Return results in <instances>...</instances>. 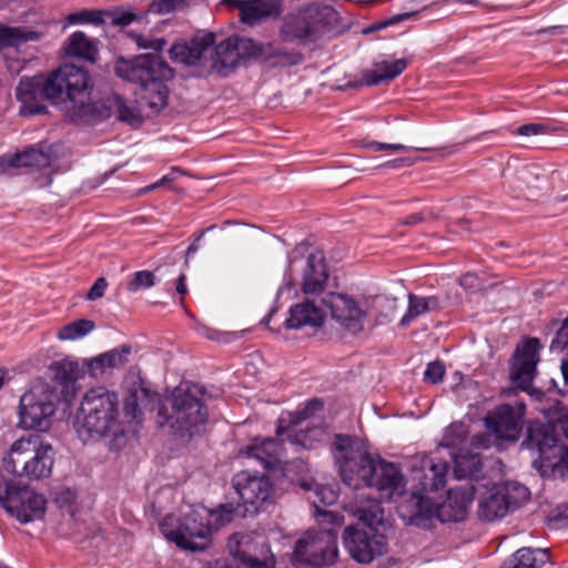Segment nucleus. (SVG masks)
Masks as SVG:
<instances>
[{
	"instance_id": "nucleus-23",
	"label": "nucleus",
	"mask_w": 568,
	"mask_h": 568,
	"mask_svg": "<svg viewBox=\"0 0 568 568\" xmlns=\"http://www.w3.org/2000/svg\"><path fill=\"white\" fill-rule=\"evenodd\" d=\"M447 473L448 464L446 462L423 456L418 464L414 465L413 479L418 481L422 490L435 491L444 487Z\"/></svg>"
},
{
	"instance_id": "nucleus-9",
	"label": "nucleus",
	"mask_w": 568,
	"mask_h": 568,
	"mask_svg": "<svg viewBox=\"0 0 568 568\" xmlns=\"http://www.w3.org/2000/svg\"><path fill=\"white\" fill-rule=\"evenodd\" d=\"M337 555L336 531L333 529L308 530L296 541L293 562L323 568L333 565Z\"/></svg>"
},
{
	"instance_id": "nucleus-63",
	"label": "nucleus",
	"mask_w": 568,
	"mask_h": 568,
	"mask_svg": "<svg viewBox=\"0 0 568 568\" xmlns=\"http://www.w3.org/2000/svg\"><path fill=\"white\" fill-rule=\"evenodd\" d=\"M106 287H108L106 280L104 277H99L94 282V284L91 286V288L89 290V292L87 294V298L89 301H95V300L101 298L104 295Z\"/></svg>"
},
{
	"instance_id": "nucleus-25",
	"label": "nucleus",
	"mask_w": 568,
	"mask_h": 568,
	"mask_svg": "<svg viewBox=\"0 0 568 568\" xmlns=\"http://www.w3.org/2000/svg\"><path fill=\"white\" fill-rule=\"evenodd\" d=\"M99 40L83 31L72 32L62 44L63 54L68 58L94 64L100 59Z\"/></svg>"
},
{
	"instance_id": "nucleus-49",
	"label": "nucleus",
	"mask_w": 568,
	"mask_h": 568,
	"mask_svg": "<svg viewBox=\"0 0 568 568\" xmlns=\"http://www.w3.org/2000/svg\"><path fill=\"white\" fill-rule=\"evenodd\" d=\"M540 410L555 426V432L560 429L566 438H568V408L562 406L560 402H554L552 405L542 406Z\"/></svg>"
},
{
	"instance_id": "nucleus-43",
	"label": "nucleus",
	"mask_w": 568,
	"mask_h": 568,
	"mask_svg": "<svg viewBox=\"0 0 568 568\" xmlns=\"http://www.w3.org/2000/svg\"><path fill=\"white\" fill-rule=\"evenodd\" d=\"M148 397V390L140 388L139 390L132 392L124 400L123 412L124 417L121 418L126 423V433L130 429L132 423H140V415L142 407H145L144 400Z\"/></svg>"
},
{
	"instance_id": "nucleus-10",
	"label": "nucleus",
	"mask_w": 568,
	"mask_h": 568,
	"mask_svg": "<svg viewBox=\"0 0 568 568\" xmlns=\"http://www.w3.org/2000/svg\"><path fill=\"white\" fill-rule=\"evenodd\" d=\"M529 497V489L519 483L496 485L480 499L478 517L486 521L504 518L510 510L527 503Z\"/></svg>"
},
{
	"instance_id": "nucleus-54",
	"label": "nucleus",
	"mask_w": 568,
	"mask_h": 568,
	"mask_svg": "<svg viewBox=\"0 0 568 568\" xmlns=\"http://www.w3.org/2000/svg\"><path fill=\"white\" fill-rule=\"evenodd\" d=\"M128 36L139 49H151L155 52H160L166 44V41L163 38H152L136 32H129Z\"/></svg>"
},
{
	"instance_id": "nucleus-41",
	"label": "nucleus",
	"mask_w": 568,
	"mask_h": 568,
	"mask_svg": "<svg viewBox=\"0 0 568 568\" xmlns=\"http://www.w3.org/2000/svg\"><path fill=\"white\" fill-rule=\"evenodd\" d=\"M109 118L115 116L119 121L126 122L132 126H138L142 123L141 115L135 109L129 106L119 94H112L105 98Z\"/></svg>"
},
{
	"instance_id": "nucleus-38",
	"label": "nucleus",
	"mask_w": 568,
	"mask_h": 568,
	"mask_svg": "<svg viewBox=\"0 0 568 568\" xmlns=\"http://www.w3.org/2000/svg\"><path fill=\"white\" fill-rule=\"evenodd\" d=\"M548 559L546 549L520 548L503 568H540Z\"/></svg>"
},
{
	"instance_id": "nucleus-2",
	"label": "nucleus",
	"mask_w": 568,
	"mask_h": 568,
	"mask_svg": "<svg viewBox=\"0 0 568 568\" xmlns=\"http://www.w3.org/2000/svg\"><path fill=\"white\" fill-rule=\"evenodd\" d=\"M73 425L83 443L108 439L112 450L126 443V423L121 419L119 396L104 386L92 387L84 393Z\"/></svg>"
},
{
	"instance_id": "nucleus-58",
	"label": "nucleus",
	"mask_w": 568,
	"mask_h": 568,
	"mask_svg": "<svg viewBox=\"0 0 568 568\" xmlns=\"http://www.w3.org/2000/svg\"><path fill=\"white\" fill-rule=\"evenodd\" d=\"M324 432L322 428L316 427L310 429L307 432L301 430L298 435L295 436L294 442L296 444L302 445L305 448H312L314 440H320L323 436Z\"/></svg>"
},
{
	"instance_id": "nucleus-53",
	"label": "nucleus",
	"mask_w": 568,
	"mask_h": 568,
	"mask_svg": "<svg viewBox=\"0 0 568 568\" xmlns=\"http://www.w3.org/2000/svg\"><path fill=\"white\" fill-rule=\"evenodd\" d=\"M155 275L151 271H138L133 273L132 280L128 283L126 288L130 292H139L146 290L155 284Z\"/></svg>"
},
{
	"instance_id": "nucleus-34",
	"label": "nucleus",
	"mask_w": 568,
	"mask_h": 568,
	"mask_svg": "<svg viewBox=\"0 0 568 568\" xmlns=\"http://www.w3.org/2000/svg\"><path fill=\"white\" fill-rule=\"evenodd\" d=\"M45 32L28 27H9L0 23V50L3 48H19L28 42H39Z\"/></svg>"
},
{
	"instance_id": "nucleus-13",
	"label": "nucleus",
	"mask_w": 568,
	"mask_h": 568,
	"mask_svg": "<svg viewBox=\"0 0 568 568\" xmlns=\"http://www.w3.org/2000/svg\"><path fill=\"white\" fill-rule=\"evenodd\" d=\"M349 556L359 564H369L387 551V539L375 528L348 526L343 535Z\"/></svg>"
},
{
	"instance_id": "nucleus-62",
	"label": "nucleus",
	"mask_w": 568,
	"mask_h": 568,
	"mask_svg": "<svg viewBox=\"0 0 568 568\" xmlns=\"http://www.w3.org/2000/svg\"><path fill=\"white\" fill-rule=\"evenodd\" d=\"M234 516V509L229 506H221L220 509L210 514V517L215 521V529L220 526L229 524Z\"/></svg>"
},
{
	"instance_id": "nucleus-35",
	"label": "nucleus",
	"mask_w": 568,
	"mask_h": 568,
	"mask_svg": "<svg viewBox=\"0 0 568 568\" xmlns=\"http://www.w3.org/2000/svg\"><path fill=\"white\" fill-rule=\"evenodd\" d=\"M258 55L271 67H293L303 60V54L296 50H287L273 42L261 44Z\"/></svg>"
},
{
	"instance_id": "nucleus-26",
	"label": "nucleus",
	"mask_w": 568,
	"mask_h": 568,
	"mask_svg": "<svg viewBox=\"0 0 568 568\" xmlns=\"http://www.w3.org/2000/svg\"><path fill=\"white\" fill-rule=\"evenodd\" d=\"M67 118L75 124H92L109 118L105 99L89 101V98L77 99L65 104Z\"/></svg>"
},
{
	"instance_id": "nucleus-33",
	"label": "nucleus",
	"mask_w": 568,
	"mask_h": 568,
	"mask_svg": "<svg viewBox=\"0 0 568 568\" xmlns=\"http://www.w3.org/2000/svg\"><path fill=\"white\" fill-rule=\"evenodd\" d=\"M367 316H373L379 324L392 321L398 308V300L389 295H372L363 297Z\"/></svg>"
},
{
	"instance_id": "nucleus-51",
	"label": "nucleus",
	"mask_w": 568,
	"mask_h": 568,
	"mask_svg": "<svg viewBox=\"0 0 568 568\" xmlns=\"http://www.w3.org/2000/svg\"><path fill=\"white\" fill-rule=\"evenodd\" d=\"M536 366L516 361L511 369V381L521 389H527L530 385Z\"/></svg>"
},
{
	"instance_id": "nucleus-27",
	"label": "nucleus",
	"mask_w": 568,
	"mask_h": 568,
	"mask_svg": "<svg viewBox=\"0 0 568 568\" xmlns=\"http://www.w3.org/2000/svg\"><path fill=\"white\" fill-rule=\"evenodd\" d=\"M215 37L213 33H206L201 37H195L190 42L175 43L171 47L169 53L174 62L195 65L203 53L213 45Z\"/></svg>"
},
{
	"instance_id": "nucleus-61",
	"label": "nucleus",
	"mask_w": 568,
	"mask_h": 568,
	"mask_svg": "<svg viewBox=\"0 0 568 568\" xmlns=\"http://www.w3.org/2000/svg\"><path fill=\"white\" fill-rule=\"evenodd\" d=\"M515 133L521 136L546 134L548 133V125L542 123H527L518 126Z\"/></svg>"
},
{
	"instance_id": "nucleus-24",
	"label": "nucleus",
	"mask_w": 568,
	"mask_h": 568,
	"mask_svg": "<svg viewBox=\"0 0 568 568\" xmlns=\"http://www.w3.org/2000/svg\"><path fill=\"white\" fill-rule=\"evenodd\" d=\"M227 3L240 11L241 20L246 24L282 13L281 0H227Z\"/></svg>"
},
{
	"instance_id": "nucleus-52",
	"label": "nucleus",
	"mask_w": 568,
	"mask_h": 568,
	"mask_svg": "<svg viewBox=\"0 0 568 568\" xmlns=\"http://www.w3.org/2000/svg\"><path fill=\"white\" fill-rule=\"evenodd\" d=\"M540 343L537 338H529L521 348L516 352V361L537 366L539 362Z\"/></svg>"
},
{
	"instance_id": "nucleus-28",
	"label": "nucleus",
	"mask_w": 568,
	"mask_h": 568,
	"mask_svg": "<svg viewBox=\"0 0 568 568\" xmlns=\"http://www.w3.org/2000/svg\"><path fill=\"white\" fill-rule=\"evenodd\" d=\"M54 379L63 385L67 392L71 390V397L75 394V382L89 373L87 359L82 362L72 358H63L50 365Z\"/></svg>"
},
{
	"instance_id": "nucleus-39",
	"label": "nucleus",
	"mask_w": 568,
	"mask_h": 568,
	"mask_svg": "<svg viewBox=\"0 0 568 568\" xmlns=\"http://www.w3.org/2000/svg\"><path fill=\"white\" fill-rule=\"evenodd\" d=\"M104 24V9L84 8L68 13L62 20V30H67L73 26H93L101 27Z\"/></svg>"
},
{
	"instance_id": "nucleus-12",
	"label": "nucleus",
	"mask_w": 568,
	"mask_h": 568,
	"mask_svg": "<svg viewBox=\"0 0 568 568\" xmlns=\"http://www.w3.org/2000/svg\"><path fill=\"white\" fill-rule=\"evenodd\" d=\"M524 444L528 449L538 453V458L532 462V466L540 471L541 476L548 475L550 464L558 463V455L565 447L559 443L555 426L539 420L529 422Z\"/></svg>"
},
{
	"instance_id": "nucleus-4",
	"label": "nucleus",
	"mask_w": 568,
	"mask_h": 568,
	"mask_svg": "<svg viewBox=\"0 0 568 568\" xmlns=\"http://www.w3.org/2000/svg\"><path fill=\"white\" fill-rule=\"evenodd\" d=\"M199 394L196 385L182 383L176 386L159 409L162 418L159 424L168 425L175 436L183 439L204 432L209 413Z\"/></svg>"
},
{
	"instance_id": "nucleus-1",
	"label": "nucleus",
	"mask_w": 568,
	"mask_h": 568,
	"mask_svg": "<svg viewBox=\"0 0 568 568\" xmlns=\"http://www.w3.org/2000/svg\"><path fill=\"white\" fill-rule=\"evenodd\" d=\"M334 458L347 486L354 489L374 487L387 500L405 494L406 480L400 470L392 463L374 460L358 439L337 435Z\"/></svg>"
},
{
	"instance_id": "nucleus-6",
	"label": "nucleus",
	"mask_w": 568,
	"mask_h": 568,
	"mask_svg": "<svg viewBox=\"0 0 568 568\" xmlns=\"http://www.w3.org/2000/svg\"><path fill=\"white\" fill-rule=\"evenodd\" d=\"M526 405L521 400L503 404L485 416L484 425L488 433L477 434L470 439L471 449H486L500 443H515L523 430Z\"/></svg>"
},
{
	"instance_id": "nucleus-37",
	"label": "nucleus",
	"mask_w": 568,
	"mask_h": 568,
	"mask_svg": "<svg viewBox=\"0 0 568 568\" xmlns=\"http://www.w3.org/2000/svg\"><path fill=\"white\" fill-rule=\"evenodd\" d=\"M439 308V301L436 296H419L413 293L408 294V307L405 315L400 318V326L407 327L410 322L428 312Z\"/></svg>"
},
{
	"instance_id": "nucleus-57",
	"label": "nucleus",
	"mask_w": 568,
	"mask_h": 568,
	"mask_svg": "<svg viewBox=\"0 0 568 568\" xmlns=\"http://www.w3.org/2000/svg\"><path fill=\"white\" fill-rule=\"evenodd\" d=\"M444 375L445 366L443 363L435 361L427 365L424 372V379L430 384H438L443 381Z\"/></svg>"
},
{
	"instance_id": "nucleus-36",
	"label": "nucleus",
	"mask_w": 568,
	"mask_h": 568,
	"mask_svg": "<svg viewBox=\"0 0 568 568\" xmlns=\"http://www.w3.org/2000/svg\"><path fill=\"white\" fill-rule=\"evenodd\" d=\"M407 68L405 59H397L393 62L383 61L375 65L374 70L367 71L363 81L366 85H376L383 81L393 80Z\"/></svg>"
},
{
	"instance_id": "nucleus-45",
	"label": "nucleus",
	"mask_w": 568,
	"mask_h": 568,
	"mask_svg": "<svg viewBox=\"0 0 568 568\" xmlns=\"http://www.w3.org/2000/svg\"><path fill=\"white\" fill-rule=\"evenodd\" d=\"M148 12L136 13L130 8L114 7L104 9V24L110 22L113 27L125 28L134 22L144 20Z\"/></svg>"
},
{
	"instance_id": "nucleus-16",
	"label": "nucleus",
	"mask_w": 568,
	"mask_h": 568,
	"mask_svg": "<svg viewBox=\"0 0 568 568\" xmlns=\"http://www.w3.org/2000/svg\"><path fill=\"white\" fill-rule=\"evenodd\" d=\"M321 20L313 8H305L287 14L280 29L284 42L306 43L315 40L321 32Z\"/></svg>"
},
{
	"instance_id": "nucleus-60",
	"label": "nucleus",
	"mask_w": 568,
	"mask_h": 568,
	"mask_svg": "<svg viewBox=\"0 0 568 568\" xmlns=\"http://www.w3.org/2000/svg\"><path fill=\"white\" fill-rule=\"evenodd\" d=\"M568 347V317L564 321L561 327L558 329L555 338L550 344L551 351L561 352Z\"/></svg>"
},
{
	"instance_id": "nucleus-3",
	"label": "nucleus",
	"mask_w": 568,
	"mask_h": 568,
	"mask_svg": "<svg viewBox=\"0 0 568 568\" xmlns=\"http://www.w3.org/2000/svg\"><path fill=\"white\" fill-rule=\"evenodd\" d=\"M92 84L89 72L75 64L65 63L47 77L36 75L23 78L17 87V98L22 102L20 113L23 115L39 114L47 106L38 103L43 98L55 103L67 97L71 102L77 99L90 98Z\"/></svg>"
},
{
	"instance_id": "nucleus-64",
	"label": "nucleus",
	"mask_w": 568,
	"mask_h": 568,
	"mask_svg": "<svg viewBox=\"0 0 568 568\" xmlns=\"http://www.w3.org/2000/svg\"><path fill=\"white\" fill-rule=\"evenodd\" d=\"M323 408V403L320 399H311L305 404V407L298 413L300 420L306 419L312 416L313 413L321 410Z\"/></svg>"
},
{
	"instance_id": "nucleus-59",
	"label": "nucleus",
	"mask_w": 568,
	"mask_h": 568,
	"mask_svg": "<svg viewBox=\"0 0 568 568\" xmlns=\"http://www.w3.org/2000/svg\"><path fill=\"white\" fill-rule=\"evenodd\" d=\"M181 173H182V172H181V170H180V169H178V168H172V169H171V171H170L168 174L163 175V176H162L160 180H158L156 182H154V183H152V184H150V185H148V186H145V187H142V189L138 190L136 195H143V194H146V193H149V192H151V191H154V190H156V189H159V187H161V186H163V185H165V184H168V183H170V182H173V181H175V180H176V178H178V176H179V174H181Z\"/></svg>"
},
{
	"instance_id": "nucleus-50",
	"label": "nucleus",
	"mask_w": 568,
	"mask_h": 568,
	"mask_svg": "<svg viewBox=\"0 0 568 568\" xmlns=\"http://www.w3.org/2000/svg\"><path fill=\"white\" fill-rule=\"evenodd\" d=\"M305 490H312L314 488L315 498L313 504L316 508L320 505H333L338 498L337 493L331 486L316 485L310 481L302 480L300 484Z\"/></svg>"
},
{
	"instance_id": "nucleus-32",
	"label": "nucleus",
	"mask_w": 568,
	"mask_h": 568,
	"mask_svg": "<svg viewBox=\"0 0 568 568\" xmlns=\"http://www.w3.org/2000/svg\"><path fill=\"white\" fill-rule=\"evenodd\" d=\"M328 280L327 266L322 256L312 254L307 258L304 270L302 291L310 294H320L323 292Z\"/></svg>"
},
{
	"instance_id": "nucleus-8",
	"label": "nucleus",
	"mask_w": 568,
	"mask_h": 568,
	"mask_svg": "<svg viewBox=\"0 0 568 568\" xmlns=\"http://www.w3.org/2000/svg\"><path fill=\"white\" fill-rule=\"evenodd\" d=\"M57 403V392L50 384L34 383L20 398L18 426L26 430L49 429Z\"/></svg>"
},
{
	"instance_id": "nucleus-29",
	"label": "nucleus",
	"mask_w": 568,
	"mask_h": 568,
	"mask_svg": "<svg viewBox=\"0 0 568 568\" xmlns=\"http://www.w3.org/2000/svg\"><path fill=\"white\" fill-rule=\"evenodd\" d=\"M37 444L36 435L21 436L14 440L2 457V467L8 473L20 478V470L29 459Z\"/></svg>"
},
{
	"instance_id": "nucleus-47",
	"label": "nucleus",
	"mask_w": 568,
	"mask_h": 568,
	"mask_svg": "<svg viewBox=\"0 0 568 568\" xmlns=\"http://www.w3.org/2000/svg\"><path fill=\"white\" fill-rule=\"evenodd\" d=\"M49 163V156L37 149L18 153L10 160V165L13 168H44Z\"/></svg>"
},
{
	"instance_id": "nucleus-17",
	"label": "nucleus",
	"mask_w": 568,
	"mask_h": 568,
	"mask_svg": "<svg viewBox=\"0 0 568 568\" xmlns=\"http://www.w3.org/2000/svg\"><path fill=\"white\" fill-rule=\"evenodd\" d=\"M232 485L241 500L257 511L260 506L268 501L273 494V484L266 475L242 470L237 473Z\"/></svg>"
},
{
	"instance_id": "nucleus-30",
	"label": "nucleus",
	"mask_w": 568,
	"mask_h": 568,
	"mask_svg": "<svg viewBox=\"0 0 568 568\" xmlns=\"http://www.w3.org/2000/svg\"><path fill=\"white\" fill-rule=\"evenodd\" d=\"M132 349L130 345H122L118 348L110 349L101 353L95 357L87 359L89 374L92 377H100L109 369H116L123 367L128 361Z\"/></svg>"
},
{
	"instance_id": "nucleus-7",
	"label": "nucleus",
	"mask_w": 568,
	"mask_h": 568,
	"mask_svg": "<svg viewBox=\"0 0 568 568\" xmlns=\"http://www.w3.org/2000/svg\"><path fill=\"white\" fill-rule=\"evenodd\" d=\"M160 530L181 549L197 551L209 547L213 526L205 511L191 510L183 518L165 516L160 524Z\"/></svg>"
},
{
	"instance_id": "nucleus-14",
	"label": "nucleus",
	"mask_w": 568,
	"mask_h": 568,
	"mask_svg": "<svg viewBox=\"0 0 568 568\" xmlns=\"http://www.w3.org/2000/svg\"><path fill=\"white\" fill-rule=\"evenodd\" d=\"M240 455L256 460L265 469H281L285 476H288L293 467L306 468L302 460L284 462L282 443L275 438H254L248 445L241 448Z\"/></svg>"
},
{
	"instance_id": "nucleus-15",
	"label": "nucleus",
	"mask_w": 568,
	"mask_h": 568,
	"mask_svg": "<svg viewBox=\"0 0 568 568\" xmlns=\"http://www.w3.org/2000/svg\"><path fill=\"white\" fill-rule=\"evenodd\" d=\"M331 316L344 329L352 334H358L364 329L367 311L363 305V298L356 301L346 294L332 293L326 300Z\"/></svg>"
},
{
	"instance_id": "nucleus-5",
	"label": "nucleus",
	"mask_w": 568,
	"mask_h": 568,
	"mask_svg": "<svg viewBox=\"0 0 568 568\" xmlns=\"http://www.w3.org/2000/svg\"><path fill=\"white\" fill-rule=\"evenodd\" d=\"M114 70L118 77L141 85V99L152 111L158 112L166 105L169 92L163 82L172 79L174 72L161 57L148 53L130 60L120 59Z\"/></svg>"
},
{
	"instance_id": "nucleus-56",
	"label": "nucleus",
	"mask_w": 568,
	"mask_h": 568,
	"mask_svg": "<svg viewBox=\"0 0 568 568\" xmlns=\"http://www.w3.org/2000/svg\"><path fill=\"white\" fill-rule=\"evenodd\" d=\"M558 463L550 464L548 475H544L545 477L550 476H561L568 478V447H564V449L558 455Z\"/></svg>"
},
{
	"instance_id": "nucleus-20",
	"label": "nucleus",
	"mask_w": 568,
	"mask_h": 568,
	"mask_svg": "<svg viewBox=\"0 0 568 568\" xmlns=\"http://www.w3.org/2000/svg\"><path fill=\"white\" fill-rule=\"evenodd\" d=\"M254 47L253 41L250 39H225L215 47L214 54L212 55V68L217 72L226 73L235 69L243 58V53Z\"/></svg>"
},
{
	"instance_id": "nucleus-18",
	"label": "nucleus",
	"mask_w": 568,
	"mask_h": 568,
	"mask_svg": "<svg viewBox=\"0 0 568 568\" xmlns=\"http://www.w3.org/2000/svg\"><path fill=\"white\" fill-rule=\"evenodd\" d=\"M474 497L475 490L470 485L450 489L444 503L434 504V519H438L440 523L464 520Z\"/></svg>"
},
{
	"instance_id": "nucleus-31",
	"label": "nucleus",
	"mask_w": 568,
	"mask_h": 568,
	"mask_svg": "<svg viewBox=\"0 0 568 568\" xmlns=\"http://www.w3.org/2000/svg\"><path fill=\"white\" fill-rule=\"evenodd\" d=\"M324 320L323 310L306 300L290 308V316L285 321V325L290 329H300L305 326L321 327Z\"/></svg>"
},
{
	"instance_id": "nucleus-19",
	"label": "nucleus",
	"mask_w": 568,
	"mask_h": 568,
	"mask_svg": "<svg viewBox=\"0 0 568 568\" xmlns=\"http://www.w3.org/2000/svg\"><path fill=\"white\" fill-rule=\"evenodd\" d=\"M231 555L245 568H274V560L268 558L270 549L263 545L257 549L248 536L234 534L227 544Z\"/></svg>"
},
{
	"instance_id": "nucleus-46",
	"label": "nucleus",
	"mask_w": 568,
	"mask_h": 568,
	"mask_svg": "<svg viewBox=\"0 0 568 568\" xmlns=\"http://www.w3.org/2000/svg\"><path fill=\"white\" fill-rule=\"evenodd\" d=\"M468 426L462 422L452 423L445 428L440 445L463 452L467 444Z\"/></svg>"
},
{
	"instance_id": "nucleus-21",
	"label": "nucleus",
	"mask_w": 568,
	"mask_h": 568,
	"mask_svg": "<svg viewBox=\"0 0 568 568\" xmlns=\"http://www.w3.org/2000/svg\"><path fill=\"white\" fill-rule=\"evenodd\" d=\"M29 459L20 470V478L28 480H41L51 476L54 465L53 448L51 444L41 442L37 436V444H34Z\"/></svg>"
},
{
	"instance_id": "nucleus-55",
	"label": "nucleus",
	"mask_w": 568,
	"mask_h": 568,
	"mask_svg": "<svg viewBox=\"0 0 568 568\" xmlns=\"http://www.w3.org/2000/svg\"><path fill=\"white\" fill-rule=\"evenodd\" d=\"M183 1L184 0H153L149 6L148 12L168 14L181 7Z\"/></svg>"
},
{
	"instance_id": "nucleus-22",
	"label": "nucleus",
	"mask_w": 568,
	"mask_h": 568,
	"mask_svg": "<svg viewBox=\"0 0 568 568\" xmlns=\"http://www.w3.org/2000/svg\"><path fill=\"white\" fill-rule=\"evenodd\" d=\"M397 511L407 524L418 527H429L434 519V503L419 493L405 497L398 505Z\"/></svg>"
},
{
	"instance_id": "nucleus-42",
	"label": "nucleus",
	"mask_w": 568,
	"mask_h": 568,
	"mask_svg": "<svg viewBox=\"0 0 568 568\" xmlns=\"http://www.w3.org/2000/svg\"><path fill=\"white\" fill-rule=\"evenodd\" d=\"M95 329V323L91 320L80 318L65 324L57 332V338L61 342H72L88 336Z\"/></svg>"
},
{
	"instance_id": "nucleus-40",
	"label": "nucleus",
	"mask_w": 568,
	"mask_h": 568,
	"mask_svg": "<svg viewBox=\"0 0 568 568\" xmlns=\"http://www.w3.org/2000/svg\"><path fill=\"white\" fill-rule=\"evenodd\" d=\"M450 455L454 459V473L457 478L474 476L481 468V458L475 452H452Z\"/></svg>"
},
{
	"instance_id": "nucleus-44",
	"label": "nucleus",
	"mask_w": 568,
	"mask_h": 568,
	"mask_svg": "<svg viewBox=\"0 0 568 568\" xmlns=\"http://www.w3.org/2000/svg\"><path fill=\"white\" fill-rule=\"evenodd\" d=\"M354 515L361 521H363L365 528H374L375 525H379L384 519V509L381 501L376 499H367L366 504L357 503Z\"/></svg>"
},
{
	"instance_id": "nucleus-11",
	"label": "nucleus",
	"mask_w": 568,
	"mask_h": 568,
	"mask_svg": "<svg viewBox=\"0 0 568 568\" xmlns=\"http://www.w3.org/2000/svg\"><path fill=\"white\" fill-rule=\"evenodd\" d=\"M0 505L20 523L26 524L44 516L47 500L31 489L6 483L0 485Z\"/></svg>"
},
{
	"instance_id": "nucleus-48",
	"label": "nucleus",
	"mask_w": 568,
	"mask_h": 568,
	"mask_svg": "<svg viewBox=\"0 0 568 568\" xmlns=\"http://www.w3.org/2000/svg\"><path fill=\"white\" fill-rule=\"evenodd\" d=\"M511 186L519 192L539 190V174L537 169L534 166H525L518 170L514 176Z\"/></svg>"
}]
</instances>
